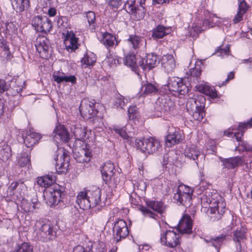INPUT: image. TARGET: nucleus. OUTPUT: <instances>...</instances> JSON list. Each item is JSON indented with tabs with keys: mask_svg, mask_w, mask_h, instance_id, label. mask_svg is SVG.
I'll return each mask as SVG.
<instances>
[{
	"mask_svg": "<svg viewBox=\"0 0 252 252\" xmlns=\"http://www.w3.org/2000/svg\"><path fill=\"white\" fill-rule=\"evenodd\" d=\"M238 146L242 148V151L247 152H252V143H250L247 141H243L239 143Z\"/></svg>",
	"mask_w": 252,
	"mask_h": 252,
	"instance_id": "obj_58",
	"label": "nucleus"
},
{
	"mask_svg": "<svg viewBox=\"0 0 252 252\" xmlns=\"http://www.w3.org/2000/svg\"><path fill=\"white\" fill-rule=\"evenodd\" d=\"M201 151L196 146L192 145L186 147L184 154L186 157L195 161L198 166V158L201 155Z\"/></svg>",
	"mask_w": 252,
	"mask_h": 252,
	"instance_id": "obj_37",
	"label": "nucleus"
},
{
	"mask_svg": "<svg viewBox=\"0 0 252 252\" xmlns=\"http://www.w3.org/2000/svg\"><path fill=\"white\" fill-rule=\"evenodd\" d=\"M10 147L6 144L0 145V159L3 161H7L11 157Z\"/></svg>",
	"mask_w": 252,
	"mask_h": 252,
	"instance_id": "obj_44",
	"label": "nucleus"
},
{
	"mask_svg": "<svg viewBox=\"0 0 252 252\" xmlns=\"http://www.w3.org/2000/svg\"><path fill=\"white\" fill-rule=\"evenodd\" d=\"M126 103L124 97L120 94L116 97L114 100V106L117 108L120 107L121 109H123Z\"/></svg>",
	"mask_w": 252,
	"mask_h": 252,
	"instance_id": "obj_56",
	"label": "nucleus"
},
{
	"mask_svg": "<svg viewBox=\"0 0 252 252\" xmlns=\"http://www.w3.org/2000/svg\"><path fill=\"white\" fill-rule=\"evenodd\" d=\"M129 234L126 222L122 219H119L114 222L113 227V238L116 243L125 239Z\"/></svg>",
	"mask_w": 252,
	"mask_h": 252,
	"instance_id": "obj_12",
	"label": "nucleus"
},
{
	"mask_svg": "<svg viewBox=\"0 0 252 252\" xmlns=\"http://www.w3.org/2000/svg\"><path fill=\"white\" fill-rule=\"evenodd\" d=\"M13 252H33V248L29 243L24 242L18 245Z\"/></svg>",
	"mask_w": 252,
	"mask_h": 252,
	"instance_id": "obj_51",
	"label": "nucleus"
},
{
	"mask_svg": "<svg viewBox=\"0 0 252 252\" xmlns=\"http://www.w3.org/2000/svg\"><path fill=\"white\" fill-rule=\"evenodd\" d=\"M126 41L129 47L135 51H138L144 43L146 44V41L143 37L136 34L129 35Z\"/></svg>",
	"mask_w": 252,
	"mask_h": 252,
	"instance_id": "obj_31",
	"label": "nucleus"
},
{
	"mask_svg": "<svg viewBox=\"0 0 252 252\" xmlns=\"http://www.w3.org/2000/svg\"><path fill=\"white\" fill-rule=\"evenodd\" d=\"M207 208L206 212L210 220L213 222L220 220L227 210L225 202H220L216 206L209 207Z\"/></svg>",
	"mask_w": 252,
	"mask_h": 252,
	"instance_id": "obj_17",
	"label": "nucleus"
},
{
	"mask_svg": "<svg viewBox=\"0 0 252 252\" xmlns=\"http://www.w3.org/2000/svg\"><path fill=\"white\" fill-rule=\"evenodd\" d=\"M56 22L58 27H66L67 26L68 19L65 16H60Z\"/></svg>",
	"mask_w": 252,
	"mask_h": 252,
	"instance_id": "obj_60",
	"label": "nucleus"
},
{
	"mask_svg": "<svg viewBox=\"0 0 252 252\" xmlns=\"http://www.w3.org/2000/svg\"><path fill=\"white\" fill-rule=\"evenodd\" d=\"M220 160L222 163L223 168L228 170H237L238 167L242 166L244 163V158L238 156L228 158L220 157Z\"/></svg>",
	"mask_w": 252,
	"mask_h": 252,
	"instance_id": "obj_19",
	"label": "nucleus"
},
{
	"mask_svg": "<svg viewBox=\"0 0 252 252\" xmlns=\"http://www.w3.org/2000/svg\"><path fill=\"white\" fill-rule=\"evenodd\" d=\"M101 196L100 189L93 186L89 189L79 192L76 202L80 208L85 210L101 205Z\"/></svg>",
	"mask_w": 252,
	"mask_h": 252,
	"instance_id": "obj_1",
	"label": "nucleus"
},
{
	"mask_svg": "<svg viewBox=\"0 0 252 252\" xmlns=\"http://www.w3.org/2000/svg\"><path fill=\"white\" fill-rule=\"evenodd\" d=\"M32 25L38 32L47 33L53 28L52 21L46 16L37 15L32 20Z\"/></svg>",
	"mask_w": 252,
	"mask_h": 252,
	"instance_id": "obj_10",
	"label": "nucleus"
},
{
	"mask_svg": "<svg viewBox=\"0 0 252 252\" xmlns=\"http://www.w3.org/2000/svg\"><path fill=\"white\" fill-rule=\"evenodd\" d=\"M160 243L169 248H175L180 245V234L168 230L160 234Z\"/></svg>",
	"mask_w": 252,
	"mask_h": 252,
	"instance_id": "obj_14",
	"label": "nucleus"
},
{
	"mask_svg": "<svg viewBox=\"0 0 252 252\" xmlns=\"http://www.w3.org/2000/svg\"><path fill=\"white\" fill-rule=\"evenodd\" d=\"M160 92L163 94H169L170 93H177L184 95L188 93L189 88L183 82V80L179 77H169L167 83L161 88Z\"/></svg>",
	"mask_w": 252,
	"mask_h": 252,
	"instance_id": "obj_6",
	"label": "nucleus"
},
{
	"mask_svg": "<svg viewBox=\"0 0 252 252\" xmlns=\"http://www.w3.org/2000/svg\"><path fill=\"white\" fill-rule=\"evenodd\" d=\"M192 220L190 216L184 214L180 220L177 228L181 234H190L192 232Z\"/></svg>",
	"mask_w": 252,
	"mask_h": 252,
	"instance_id": "obj_23",
	"label": "nucleus"
},
{
	"mask_svg": "<svg viewBox=\"0 0 252 252\" xmlns=\"http://www.w3.org/2000/svg\"><path fill=\"white\" fill-rule=\"evenodd\" d=\"M0 56L7 59H10V52L5 40L0 39Z\"/></svg>",
	"mask_w": 252,
	"mask_h": 252,
	"instance_id": "obj_48",
	"label": "nucleus"
},
{
	"mask_svg": "<svg viewBox=\"0 0 252 252\" xmlns=\"http://www.w3.org/2000/svg\"><path fill=\"white\" fill-rule=\"evenodd\" d=\"M173 191L174 192L173 199L175 203L186 208L190 206L192 204V195L193 192L191 188L181 184L176 189H173Z\"/></svg>",
	"mask_w": 252,
	"mask_h": 252,
	"instance_id": "obj_3",
	"label": "nucleus"
},
{
	"mask_svg": "<svg viewBox=\"0 0 252 252\" xmlns=\"http://www.w3.org/2000/svg\"><path fill=\"white\" fill-rule=\"evenodd\" d=\"M206 99L202 95H194L193 97L189 98L187 102L188 111H193L201 106H205Z\"/></svg>",
	"mask_w": 252,
	"mask_h": 252,
	"instance_id": "obj_26",
	"label": "nucleus"
},
{
	"mask_svg": "<svg viewBox=\"0 0 252 252\" xmlns=\"http://www.w3.org/2000/svg\"><path fill=\"white\" fill-rule=\"evenodd\" d=\"M39 228L36 237L37 239L44 243H47L55 240L57 237V229L55 226L50 221L39 222Z\"/></svg>",
	"mask_w": 252,
	"mask_h": 252,
	"instance_id": "obj_7",
	"label": "nucleus"
},
{
	"mask_svg": "<svg viewBox=\"0 0 252 252\" xmlns=\"http://www.w3.org/2000/svg\"><path fill=\"white\" fill-rule=\"evenodd\" d=\"M18 187V181L12 183L8 188V193L9 195L12 196L14 194V190L17 189Z\"/></svg>",
	"mask_w": 252,
	"mask_h": 252,
	"instance_id": "obj_62",
	"label": "nucleus"
},
{
	"mask_svg": "<svg viewBox=\"0 0 252 252\" xmlns=\"http://www.w3.org/2000/svg\"><path fill=\"white\" fill-rule=\"evenodd\" d=\"M31 150H27L21 154L17 165L20 167H26L31 164Z\"/></svg>",
	"mask_w": 252,
	"mask_h": 252,
	"instance_id": "obj_43",
	"label": "nucleus"
},
{
	"mask_svg": "<svg viewBox=\"0 0 252 252\" xmlns=\"http://www.w3.org/2000/svg\"><path fill=\"white\" fill-rule=\"evenodd\" d=\"M220 202H224L216 190H207L201 197V204L204 208V211L208 207L216 206L218 203Z\"/></svg>",
	"mask_w": 252,
	"mask_h": 252,
	"instance_id": "obj_11",
	"label": "nucleus"
},
{
	"mask_svg": "<svg viewBox=\"0 0 252 252\" xmlns=\"http://www.w3.org/2000/svg\"><path fill=\"white\" fill-rule=\"evenodd\" d=\"M226 238V234H221L219 236L212 237L209 240H206V241L210 246L214 247L217 252H219L221 247L225 244Z\"/></svg>",
	"mask_w": 252,
	"mask_h": 252,
	"instance_id": "obj_34",
	"label": "nucleus"
},
{
	"mask_svg": "<svg viewBox=\"0 0 252 252\" xmlns=\"http://www.w3.org/2000/svg\"><path fill=\"white\" fill-rule=\"evenodd\" d=\"M12 6L17 13H21L30 6V0H10Z\"/></svg>",
	"mask_w": 252,
	"mask_h": 252,
	"instance_id": "obj_41",
	"label": "nucleus"
},
{
	"mask_svg": "<svg viewBox=\"0 0 252 252\" xmlns=\"http://www.w3.org/2000/svg\"><path fill=\"white\" fill-rule=\"evenodd\" d=\"M88 251L89 252H104L105 249L103 245L97 244L92 246V249Z\"/></svg>",
	"mask_w": 252,
	"mask_h": 252,
	"instance_id": "obj_61",
	"label": "nucleus"
},
{
	"mask_svg": "<svg viewBox=\"0 0 252 252\" xmlns=\"http://www.w3.org/2000/svg\"><path fill=\"white\" fill-rule=\"evenodd\" d=\"M88 144L83 142L81 146L75 147L73 150V156L76 160L80 163L89 162L92 157V152Z\"/></svg>",
	"mask_w": 252,
	"mask_h": 252,
	"instance_id": "obj_13",
	"label": "nucleus"
},
{
	"mask_svg": "<svg viewBox=\"0 0 252 252\" xmlns=\"http://www.w3.org/2000/svg\"><path fill=\"white\" fill-rule=\"evenodd\" d=\"M135 145L142 153L148 154H153L162 150L160 141L153 137L136 139Z\"/></svg>",
	"mask_w": 252,
	"mask_h": 252,
	"instance_id": "obj_4",
	"label": "nucleus"
},
{
	"mask_svg": "<svg viewBox=\"0 0 252 252\" xmlns=\"http://www.w3.org/2000/svg\"><path fill=\"white\" fill-rule=\"evenodd\" d=\"M78 39L72 31H67L64 40V44L66 50L69 52H72L78 49L80 46Z\"/></svg>",
	"mask_w": 252,
	"mask_h": 252,
	"instance_id": "obj_22",
	"label": "nucleus"
},
{
	"mask_svg": "<svg viewBox=\"0 0 252 252\" xmlns=\"http://www.w3.org/2000/svg\"><path fill=\"white\" fill-rule=\"evenodd\" d=\"M160 62L162 67L168 73L172 72L176 67V61L172 54L163 55L160 59Z\"/></svg>",
	"mask_w": 252,
	"mask_h": 252,
	"instance_id": "obj_27",
	"label": "nucleus"
},
{
	"mask_svg": "<svg viewBox=\"0 0 252 252\" xmlns=\"http://www.w3.org/2000/svg\"><path fill=\"white\" fill-rule=\"evenodd\" d=\"M158 61V56L154 53L148 54L144 58H140L139 65L143 70H150L155 67Z\"/></svg>",
	"mask_w": 252,
	"mask_h": 252,
	"instance_id": "obj_24",
	"label": "nucleus"
},
{
	"mask_svg": "<svg viewBox=\"0 0 252 252\" xmlns=\"http://www.w3.org/2000/svg\"><path fill=\"white\" fill-rule=\"evenodd\" d=\"M139 209L141 211L143 215L145 216L149 217L155 220H156L158 217V215L144 206H140Z\"/></svg>",
	"mask_w": 252,
	"mask_h": 252,
	"instance_id": "obj_54",
	"label": "nucleus"
},
{
	"mask_svg": "<svg viewBox=\"0 0 252 252\" xmlns=\"http://www.w3.org/2000/svg\"><path fill=\"white\" fill-rule=\"evenodd\" d=\"M96 62L95 55L92 52L87 53L81 60V63L87 66L94 65Z\"/></svg>",
	"mask_w": 252,
	"mask_h": 252,
	"instance_id": "obj_49",
	"label": "nucleus"
},
{
	"mask_svg": "<svg viewBox=\"0 0 252 252\" xmlns=\"http://www.w3.org/2000/svg\"><path fill=\"white\" fill-rule=\"evenodd\" d=\"M64 75L65 73L63 72H55L53 74V79L58 84H61L64 82Z\"/></svg>",
	"mask_w": 252,
	"mask_h": 252,
	"instance_id": "obj_57",
	"label": "nucleus"
},
{
	"mask_svg": "<svg viewBox=\"0 0 252 252\" xmlns=\"http://www.w3.org/2000/svg\"><path fill=\"white\" fill-rule=\"evenodd\" d=\"M170 28L169 27L158 25L152 30V37L154 39L162 38L170 33Z\"/></svg>",
	"mask_w": 252,
	"mask_h": 252,
	"instance_id": "obj_36",
	"label": "nucleus"
},
{
	"mask_svg": "<svg viewBox=\"0 0 252 252\" xmlns=\"http://www.w3.org/2000/svg\"><path fill=\"white\" fill-rule=\"evenodd\" d=\"M239 1L238 11L233 19L234 23H238L243 20V17L249 8L245 0H239Z\"/></svg>",
	"mask_w": 252,
	"mask_h": 252,
	"instance_id": "obj_42",
	"label": "nucleus"
},
{
	"mask_svg": "<svg viewBox=\"0 0 252 252\" xmlns=\"http://www.w3.org/2000/svg\"><path fill=\"white\" fill-rule=\"evenodd\" d=\"M125 6L126 11L136 20L144 18L146 12L145 0H127Z\"/></svg>",
	"mask_w": 252,
	"mask_h": 252,
	"instance_id": "obj_8",
	"label": "nucleus"
},
{
	"mask_svg": "<svg viewBox=\"0 0 252 252\" xmlns=\"http://www.w3.org/2000/svg\"><path fill=\"white\" fill-rule=\"evenodd\" d=\"M101 173L103 180L106 184L111 186V181L115 173V166L111 162H105L101 167Z\"/></svg>",
	"mask_w": 252,
	"mask_h": 252,
	"instance_id": "obj_21",
	"label": "nucleus"
},
{
	"mask_svg": "<svg viewBox=\"0 0 252 252\" xmlns=\"http://www.w3.org/2000/svg\"><path fill=\"white\" fill-rule=\"evenodd\" d=\"M22 137L26 146L31 148L37 143L42 136L37 132L26 130L23 132Z\"/></svg>",
	"mask_w": 252,
	"mask_h": 252,
	"instance_id": "obj_25",
	"label": "nucleus"
},
{
	"mask_svg": "<svg viewBox=\"0 0 252 252\" xmlns=\"http://www.w3.org/2000/svg\"><path fill=\"white\" fill-rule=\"evenodd\" d=\"M184 139L183 132L179 129H169L165 136V143L167 147H171L180 143Z\"/></svg>",
	"mask_w": 252,
	"mask_h": 252,
	"instance_id": "obj_20",
	"label": "nucleus"
},
{
	"mask_svg": "<svg viewBox=\"0 0 252 252\" xmlns=\"http://www.w3.org/2000/svg\"><path fill=\"white\" fill-rule=\"evenodd\" d=\"M35 44L36 50L42 59H47L51 56V47L49 40L46 37H39Z\"/></svg>",
	"mask_w": 252,
	"mask_h": 252,
	"instance_id": "obj_16",
	"label": "nucleus"
},
{
	"mask_svg": "<svg viewBox=\"0 0 252 252\" xmlns=\"http://www.w3.org/2000/svg\"><path fill=\"white\" fill-rule=\"evenodd\" d=\"M43 196L46 203L50 206H58L63 208L65 207L64 199L66 197L65 188L59 185H55L53 188L46 189Z\"/></svg>",
	"mask_w": 252,
	"mask_h": 252,
	"instance_id": "obj_2",
	"label": "nucleus"
},
{
	"mask_svg": "<svg viewBox=\"0 0 252 252\" xmlns=\"http://www.w3.org/2000/svg\"><path fill=\"white\" fill-rule=\"evenodd\" d=\"M101 107L94 99L84 98L81 102L79 111L83 118L87 120L96 117Z\"/></svg>",
	"mask_w": 252,
	"mask_h": 252,
	"instance_id": "obj_5",
	"label": "nucleus"
},
{
	"mask_svg": "<svg viewBox=\"0 0 252 252\" xmlns=\"http://www.w3.org/2000/svg\"><path fill=\"white\" fill-rule=\"evenodd\" d=\"M230 52V47L229 45H227L224 48L221 46H219L215 50V54H218V56L223 57L224 55H228Z\"/></svg>",
	"mask_w": 252,
	"mask_h": 252,
	"instance_id": "obj_55",
	"label": "nucleus"
},
{
	"mask_svg": "<svg viewBox=\"0 0 252 252\" xmlns=\"http://www.w3.org/2000/svg\"><path fill=\"white\" fill-rule=\"evenodd\" d=\"M56 179V176L54 174L51 173V174H48V175L38 177L36 182L39 186L47 188L53 184L55 182Z\"/></svg>",
	"mask_w": 252,
	"mask_h": 252,
	"instance_id": "obj_40",
	"label": "nucleus"
},
{
	"mask_svg": "<svg viewBox=\"0 0 252 252\" xmlns=\"http://www.w3.org/2000/svg\"><path fill=\"white\" fill-rule=\"evenodd\" d=\"M252 127V118L248 121L243 123H239L237 129L239 131L234 134V137H235L237 141L239 143L244 141L242 139L244 132L249 128Z\"/></svg>",
	"mask_w": 252,
	"mask_h": 252,
	"instance_id": "obj_33",
	"label": "nucleus"
},
{
	"mask_svg": "<svg viewBox=\"0 0 252 252\" xmlns=\"http://www.w3.org/2000/svg\"><path fill=\"white\" fill-rule=\"evenodd\" d=\"M198 92L214 99L218 97V93L213 87L209 86L207 83L203 81L201 84H196L195 86Z\"/></svg>",
	"mask_w": 252,
	"mask_h": 252,
	"instance_id": "obj_30",
	"label": "nucleus"
},
{
	"mask_svg": "<svg viewBox=\"0 0 252 252\" xmlns=\"http://www.w3.org/2000/svg\"><path fill=\"white\" fill-rule=\"evenodd\" d=\"M109 5L113 8H118L121 4V0H105Z\"/></svg>",
	"mask_w": 252,
	"mask_h": 252,
	"instance_id": "obj_63",
	"label": "nucleus"
},
{
	"mask_svg": "<svg viewBox=\"0 0 252 252\" xmlns=\"http://www.w3.org/2000/svg\"><path fill=\"white\" fill-rule=\"evenodd\" d=\"M246 228L242 226L238 227L233 232V240L235 243H238L237 248V250L240 252H241L242 250L241 243L246 239Z\"/></svg>",
	"mask_w": 252,
	"mask_h": 252,
	"instance_id": "obj_29",
	"label": "nucleus"
},
{
	"mask_svg": "<svg viewBox=\"0 0 252 252\" xmlns=\"http://www.w3.org/2000/svg\"><path fill=\"white\" fill-rule=\"evenodd\" d=\"M205 108V106H201V107L197 108L192 111L193 113L192 116L194 120H196L199 122L202 121L206 115Z\"/></svg>",
	"mask_w": 252,
	"mask_h": 252,
	"instance_id": "obj_47",
	"label": "nucleus"
},
{
	"mask_svg": "<svg viewBox=\"0 0 252 252\" xmlns=\"http://www.w3.org/2000/svg\"><path fill=\"white\" fill-rule=\"evenodd\" d=\"M5 27L6 28V33L9 34L10 33H15L17 31L16 26L13 23H6L5 24Z\"/></svg>",
	"mask_w": 252,
	"mask_h": 252,
	"instance_id": "obj_59",
	"label": "nucleus"
},
{
	"mask_svg": "<svg viewBox=\"0 0 252 252\" xmlns=\"http://www.w3.org/2000/svg\"><path fill=\"white\" fill-rule=\"evenodd\" d=\"M160 90L161 89L158 88V85L156 83H152L146 81L145 82H143L142 84L140 95L144 97L146 95L152 94H163V92H160Z\"/></svg>",
	"mask_w": 252,
	"mask_h": 252,
	"instance_id": "obj_28",
	"label": "nucleus"
},
{
	"mask_svg": "<svg viewBox=\"0 0 252 252\" xmlns=\"http://www.w3.org/2000/svg\"><path fill=\"white\" fill-rule=\"evenodd\" d=\"M208 17L205 15V18L203 22V25L206 28H212L215 25L214 18H216L215 14L208 13Z\"/></svg>",
	"mask_w": 252,
	"mask_h": 252,
	"instance_id": "obj_52",
	"label": "nucleus"
},
{
	"mask_svg": "<svg viewBox=\"0 0 252 252\" xmlns=\"http://www.w3.org/2000/svg\"><path fill=\"white\" fill-rule=\"evenodd\" d=\"M101 42L108 49L110 47L118 46L120 41L117 39V37L108 32H105L102 34V39Z\"/></svg>",
	"mask_w": 252,
	"mask_h": 252,
	"instance_id": "obj_35",
	"label": "nucleus"
},
{
	"mask_svg": "<svg viewBox=\"0 0 252 252\" xmlns=\"http://www.w3.org/2000/svg\"><path fill=\"white\" fill-rule=\"evenodd\" d=\"M61 151L63 152V154L61 157L60 162H58V158L57 156L54 158L56 171L59 174L66 173L67 172L70 161L69 152L64 148Z\"/></svg>",
	"mask_w": 252,
	"mask_h": 252,
	"instance_id": "obj_18",
	"label": "nucleus"
},
{
	"mask_svg": "<svg viewBox=\"0 0 252 252\" xmlns=\"http://www.w3.org/2000/svg\"><path fill=\"white\" fill-rule=\"evenodd\" d=\"M157 99L155 104L156 115L158 117L161 116L162 113L168 112L174 108V102L173 101L168 94H161Z\"/></svg>",
	"mask_w": 252,
	"mask_h": 252,
	"instance_id": "obj_9",
	"label": "nucleus"
},
{
	"mask_svg": "<svg viewBox=\"0 0 252 252\" xmlns=\"http://www.w3.org/2000/svg\"><path fill=\"white\" fill-rule=\"evenodd\" d=\"M73 132L76 139V144L79 141L83 143L84 140L89 138V136L87 135L88 130L86 127L76 126Z\"/></svg>",
	"mask_w": 252,
	"mask_h": 252,
	"instance_id": "obj_39",
	"label": "nucleus"
},
{
	"mask_svg": "<svg viewBox=\"0 0 252 252\" xmlns=\"http://www.w3.org/2000/svg\"><path fill=\"white\" fill-rule=\"evenodd\" d=\"M145 203L148 208L159 214H163L165 211L163 203L161 201L147 199L145 200Z\"/></svg>",
	"mask_w": 252,
	"mask_h": 252,
	"instance_id": "obj_38",
	"label": "nucleus"
},
{
	"mask_svg": "<svg viewBox=\"0 0 252 252\" xmlns=\"http://www.w3.org/2000/svg\"><path fill=\"white\" fill-rule=\"evenodd\" d=\"M64 82H70L72 84L77 83V79L75 75H70L69 76L64 75Z\"/></svg>",
	"mask_w": 252,
	"mask_h": 252,
	"instance_id": "obj_64",
	"label": "nucleus"
},
{
	"mask_svg": "<svg viewBox=\"0 0 252 252\" xmlns=\"http://www.w3.org/2000/svg\"><path fill=\"white\" fill-rule=\"evenodd\" d=\"M86 17L87 19L89 27L92 32H94L96 26L95 14L92 11L86 12Z\"/></svg>",
	"mask_w": 252,
	"mask_h": 252,
	"instance_id": "obj_46",
	"label": "nucleus"
},
{
	"mask_svg": "<svg viewBox=\"0 0 252 252\" xmlns=\"http://www.w3.org/2000/svg\"><path fill=\"white\" fill-rule=\"evenodd\" d=\"M128 115L130 120H135L139 116V113L136 106L132 105L129 107L128 111Z\"/></svg>",
	"mask_w": 252,
	"mask_h": 252,
	"instance_id": "obj_53",
	"label": "nucleus"
},
{
	"mask_svg": "<svg viewBox=\"0 0 252 252\" xmlns=\"http://www.w3.org/2000/svg\"><path fill=\"white\" fill-rule=\"evenodd\" d=\"M189 75L188 77V79L190 82V84H195L198 82L200 76L201 74V70L199 68H193L190 69Z\"/></svg>",
	"mask_w": 252,
	"mask_h": 252,
	"instance_id": "obj_45",
	"label": "nucleus"
},
{
	"mask_svg": "<svg viewBox=\"0 0 252 252\" xmlns=\"http://www.w3.org/2000/svg\"><path fill=\"white\" fill-rule=\"evenodd\" d=\"M123 60L125 65L130 67L132 70L135 72L139 71L140 58H136L134 53H128L125 56Z\"/></svg>",
	"mask_w": 252,
	"mask_h": 252,
	"instance_id": "obj_32",
	"label": "nucleus"
},
{
	"mask_svg": "<svg viewBox=\"0 0 252 252\" xmlns=\"http://www.w3.org/2000/svg\"><path fill=\"white\" fill-rule=\"evenodd\" d=\"M113 130L115 133L119 134L124 139L129 140V137L127 133V126L120 127L119 126H113Z\"/></svg>",
	"mask_w": 252,
	"mask_h": 252,
	"instance_id": "obj_50",
	"label": "nucleus"
},
{
	"mask_svg": "<svg viewBox=\"0 0 252 252\" xmlns=\"http://www.w3.org/2000/svg\"><path fill=\"white\" fill-rule=\"evenodd\" d=\"M53 139L57 143H65L70 139V134L65 126L61 124H58L53 133Z\"/></svg>",
	"mask_w": 252,
	"mask_h": 252,
	"instance_id": "obj_15",
	"label": "nucleus"
}]
</instances>
